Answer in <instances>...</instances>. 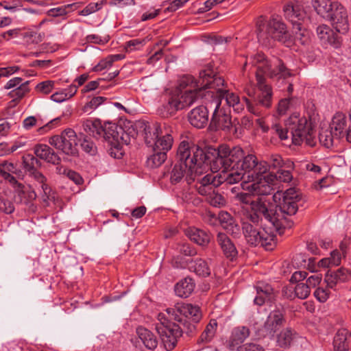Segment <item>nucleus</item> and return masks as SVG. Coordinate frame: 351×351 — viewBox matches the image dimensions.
<instances>
[{
    "mask_svg": "<svg viewBox=\"0 0 351 351\" xmlns=\"http://www.w3.org/2000/svg\"><path fill=\"white\" fill-rule=\"evenodd\" d=\"M285 314L286 311L283 306H276L275 309L271 311L268 315L258 335L262 337H274L276 332L285 323Z\"/></svg>",
    "mask_w": 351,
    "mask_h": 351,
    "instance_id": "4468645a",
    "label": "nucleus"
},
{
    "mask_svg": "<svg viewBox=\"0 0 351 351\" xmlns=\"http://www.w3.org/2000/svg\"><path fill=\"white\" fill-rule=\"evenodd\" d=\"M275 184V177L273 176L272 173L268 174H258L254 173L249 174L247 180H244L241 183V187L243 190L252 193L253 195H270L274 189Z\"/></svg>",
    "mask_w": 351,
    "mask_h": 351,
    "instance_id": "9d476101",
    "label": "nucleus"
},
{
    "mask_svg": "<svg viewBox=\"0 0 351 351\" xmlns=\"http://www.w3.org/2000/svg\"><path fill=\"white\" fill-rule=\"evenodd\" d=\"M195 287V283L194 280L192 278L186 277L176 284L174 291L177 296L186 298L191 295Z\"/></svg>",
    "mask_w": 351,
    "mask_h": 351,
    "instance_id": "473e14b6",
    "label": "nucleus"
},
{
    "mask_svg": "<svg viewBox=\"0 0 351 351\" xmlns=\"http://www.w3.org/2000/svg\"><path fill=\"white\" fill-rule=\"evenodd\" d=\"M351 272L348 269L340 267L336 270L329 269L325 276L324 280L328 288L334 289L337 284L349 280Z\"/></svg>",
    "mask_w": 351,
    "mask_h": 351,
    "instance_id": "5701e85b",
    "label": "nucleus"
},
{
    "mask_svg": "<svg viewBox=\"0 0 351 351\" xmlns=\"http://www.w3.org/2000/svg\"><path fill=\"white\" fill-rule=\"evenodd\" d=\"M78 141L82 149L90 156H95L97 153V147L90 135L83 133L79 134Z\"/></svg>",
    "mask_w": 351,
    "mask_h": 351,
    "instance_id": "a19ab883",
    "label": "nucleus"
},
{
    "mask_svg": "<svg viewBox=\"0 0 351 351\" xmlns=\"http://www.w3.org/2000/svg\"><path fill=\"white\" fill-rule=\"evenodd\" d=\"M167 153L153 149V154L150 155L146 161L148 167L154 169L160 167L167 160Z\"/></svg>",
    "mask_w": 351,
    "mask_h": 351,
    "instance_id": "c03bdc74",
    "label": "nucleus"
},
{
    "mask_svg": "<svg viewBox=\"0 0 351 351\" xmlns=\"http://www.w3.org/2000/svg\"><path fill=\"white\" fill-rule=\"evenodd\" d=\"M24 42L27 45H36L40 43L43 40L44 34L38 32L34 30H27L23 33L21 34Z\"/></svg>",
    "mask_w": 351,
    "mask_h": 351,
    "instance_id": "8fccbe9b",
    "label": "nucleus"
},
{
    "mask_svg": "<svg viewBox=\"0 0 351 351\" xmlns=\"http://www.w3.org/2000/svg\"><path fill=\"white\" fill-rule=\"evenodd\" d=\"M54 81H44L38 84L35 87V90L39 93L47 95L52 91L54 88Z\"/></svg>",
    "mask_w": 351,
    "mask_h": 351,
    "instance_id": "0e129e2a",
    "label": "nucleus"
},
{
    "mask_svg": "<svg viewBox=\"0 0 351 351\" xmlns=\"http://www.w3.org/2000/svg\"><path fill=\"white\" fill-rule=\"evenodd\" d=\"M284 15L293 25V28L302 25L306 19V13L303 7L300 4H287L283 8Z\"/></svg>",
    "mask_w": 351,
    "mask_h": 351,
    "instance_id": "a211bd4d",
    "label": "nucleus"
},
{
    "mask_svg": "<svg viewBox=\"0 0 351 351\" xmlns=\"http://www.w3.org/2000/svg\"><path fill=\"white\" fill-rule=\"evenodd\" d=\"M348 121L350 122L346 115L341 111H337L332 117L330 128L334 131L336 139L339 140L344 136V131L347 128Z\"/></svg>",
    "mask_w": 351,
    "mask_h": 351,
    "instance_id": "2f4dec72",
    "label": "nucleus"
},
{
    "mask_svg": "<svg viewBox=\"0 0 351 351\" xmlns=\"http://www.w3.org/2000/svg\"><path fill=\"white\" fill-rule=\"evenodd\" d=\"M25 144V143L21 141H15L11 146L7 144L0 143V152H1L2 154H12L19 148L23 147Z\"/></svg>",
    "mask_w": 351,
    "mask_h": 351,
    "instance_id": "69168bd1",
    "label": "nucleus"
},
{
    "mask_svg": "<svg viewBox=\"0 0 351 351\" xmlns=\"http://www.w3.org/2000/svg\"><path fill=\"white\" fill-rule=\"evenodd\" d=\"M29 83V81H26L21 84L19 86L16 87L9 93L10 96L12 98L16 99L17 100L23 97L29 90L28 88Z\"/></svg>",
    "mask_w": 351,
    "mask_h": 351,
    "instance_id": "13d9d810",
    "label": "nucleus"
},
{
    "mask_svg": "<svg viewBox=\"0 0 351 351\" xmlns=\"http://www.w3.org/2000/svg\"><path fill=\"white\" fill-rule=\"evenodd\" d=\"M78 138L79 135L77 136L73 129L67 128L60 135L50 137L49 143L66 155L77 156L78 155L77 148Z\"/></svg>",
    "mask_w": 351,
    "mask_h": 351,
    "instance_id": "9b49d317",
    "label": "nucleus"
},
{
    "mask_svg": "<svg viewBox=\"0 0 351 351\" xmlns=\"http://www.w3.org/2000/svg\"><path fill=\"white\" fill-rule=\"evenodd\" d=\"M221 217H223V219H221L222 223H226L223 225L224 228L231 234H237L239 231V227L237 224L234 223V220L230 215L228 213H226L221 215Z\"/></svg>",
    "mask_w": 351,
    "mask_h": 351,
    "instance_id": "6e6d98bb",
    "label": "nucleus"
},
{
    "mask_svg": "<svg viewBox=\"0 0 351 351\" xmlns=\"http://www.w3.org/2000/svg\"><path fill=\"white\" fill-rule=\"evenodd\" d=\"M207 202L214 207H221L226 204V200L223 195L214 190L207 197Z\"/></svg>",
    "mask_w": 351,
    "mask_h": 351,
    "instance_id": "4d7b16f0",
    "label": "nucleus"
},
{
    "mask_svg": "<svg viewBox=\"0 0 351 351\" xmlns=\"http://www.w3.org/2000/svg\"><path fill=\"white\" fill-rule=\"evenodd\" d=\"M236 351H265L264 348L256 343H246L236 347Z\"/></svg>",
    "mask_w": 351,
    "mask_h": 351,
    "instance_id": "774afa93",
    "label": "nucleus"
},
{
    "mask_svg": "<svg viewBox=\"0 0 351 351\" xmlns=\"http://www.w3.org/2000/svg\"><path fill=\"white\" fill-rule=\"evenodd\" d=\"M313 6L317 14L325 19L332 18V13L340 5L339 3L331 0H312Z\"/></svg>",
    "mask_w": 351,
    "mask_h": 351,
    "instance_id": "7c9ffc66",
    "label": "nucleus"
},
{
    "mask_svg": "<svg viewBox=\"0 0 351 351\" xmlns=\"http://www.w3.org/2000/svg\"><path fill=\"white\" fill-rule=\"evenodd\" d=\"M208 111H190L188 119L197 128H204L208 122Z\"/></svg>",
    "mask_w": 351,
    "mask_h": 351,
    "instance_id": "58836bf2",
    "label": "nucleus"
},
{
    "mask_svg": "<svg viewBox=\"0 0 351 351\" xmlns=\"http://www.w3.org/2000/svg\"><path fill=\"white\" fill-rule=\"evenodd\" d=\"M333 345L337 351L346 350L348 348V344L346 335L343 332H338L334 337Z\"/></svg>",
    "mask_w": 351,
    "mask_h": 351,
    "instance_id": "5fc2aeb1",
    "label": "nucleus"
},
{
    "mask_svg": "<svg viewBox=\"0 0 351 351\" xmlns=\"http://www.w3.org/2000/svg\"><path fill=\"white\" fill-rule=\"evenodd\" d=\"M155 330L159 335L167 351H172L177 346L178 339L182 336L183 330L180 324L173 322L165 313H160L157 317Z\"/></svg>",
    "mask_w": 351,
    "mask_h": 351,
    "instance_id": "1a4fd4ad",
    "label": "nucleus"
},
{
    "mask_svg": "<svg viewBox=\"0 0 351 351\" xmlns=\"http://www.w3.org/2000/svg\"><path fill=\"white\" fill-rule=\"evenodd\" d=\"M189 269L197 276L202 278L208 277L211 274L210 268L207 261L202 258L189 260Z\"/></svg>",
    "mask_w": 351,
    "mask_h": 351,
    "instance_id": "72a5a7b5",
    "label": "nucleus"
},
{
    "mask_svg": "<svg viewBox=\"0 0 351 351\" xmlns=\"http://www.w3.org/2000/svg\"><path fill=\"white\" fill-rule=\"evenodd\" d=\"M141 128H143L144 132L145 143L149 147L153 145V143L156 141L159 136V133H162L165 131V126L163 128L158 123L149 124L148 122H138Z\"/></svg>",
    "mask_w": 351,
    "mask_h": 351,
    "instance_id": "393cba45",
    "label": "nucleus"
},
{
    "mask_svg": "<svg viewBox=\"0 0 351 351\" xmlns=\"http://www.w3.org/2000/svg\"><path fill=\"white\" fill-rule=\"evenodd\" d=\"M335 138H336V136L334 134V131L332 130H325L319 132V143L326 148H330L333 146Z\"/></svg>",
    "mask_w": 351,
    "mask_h": 351,
    "instance_id": "3c124183",
    "label": "nucleus"
},
{
    "mask_svg": "<svg viewBox=\"0 0 351 351\" xmlns=\"http://www.w3.org/2000/svg\"><path fill=\"white\" fill-rule=\"evenodd\" d=\"M223 174H220L217 178L212 174H207L202 178H199L202 172L196 176L195 185H203V186H219L221 184L226 182L224 180L226 178V172H222Z\"/></svg>",
    "mask_w": 351,
    "mask_h": 351,
    "instance_id": "4c0bfd02",
    "label": "nucleus"
},
{
    "mask_svg": "<svg viewBox=\"0 0 351 351\" xmlns=\"http://www.w3.org/2000/svg\"><path fill=\"white\" fill-rule=\"evenodd\" d=\"M312 111H304L303 115L300 112L295 111L286 122V132H282L280 138L282 140L288 138L287 133H290L292 142L295 145H300L303 143L310 147L316 145L315 124L312 119Z\"/></svg>",
    "mask_w": 351,
    "mask_h": 351,
    "instance_id": "0eeeda50",
    "label": "nucleus"
},
{
    "mask_svg": "<svg viewBox=\"0 0 351 351\" xmlns=\"http://www.w3.org/2000/svg\"><path fill=\"white\" fill-rule=\"evenodd\" d=\"M23 163L29 174L38 171V169L42 166V162L38 158L29 154L23 157Z\"/></svg>",
    "mask_w": 351,
    "mask_h": 351,
    "instance_id": "de8ad7c7",
    "label": "nucleus"
},
{
    "mask_svg": "<svg viewBox=\"0 0 351 351\" xmlns=\"http://www.w3.org/2000/svg\"><path fill=\"white\" fill-rule=\"evenodd\" d=\"M76 9V3L66 4L60 7L51 8L47 11V14L49 16L58 17L64 16L71 10Z\"/></svg>",
    "mask_w": 351,
    "mask_h": 351,
    "instance_id": "603ef678",
    "label": "nucleus"
},
{
    "mask_svg": "<svg viewBox=\"0 0 351 351\" xmlns=\"http://www.w3.org/2000/svg\"><path fill=\"white\" fill-rule=\"evenodd\" d=\"M256 32L258 40L265 46H270L273 41L289 45L290 35L286 25L280 19L272 17L267 21L263 16H260L256 22Z\"/></svg>",
    "mask_w": 351,
    "mask_h": 351,
    "instance_id": "6e6552de",
    "label": "nucleus"
},
{
    "mask_svg": "<svg viewBox=\"0 0 351 351\" xmlns=\"http://www.w3.org/2000/svg\"><path fill=\"white\" fill-rule=\"evenodd\" d=\"M273 198L276 203L277 232L281 235L285 229L293 227L292 217L297 213L300 207L304 206L305 199L301 192L295 188H289L285 191H277Z\"/></svg>",
    "mask_w": 351,
    "mask_h": 351,
    "instance_id": "423d86ee",
    "label": "nucleus"
},
{
    "mask_svg": "<svg viewBox=\"0 0 351 351\" xmlns=\"http://www.w3.org/2000/svg\"><path fill=\"white\" fill-rule=\"evenodd\" d=\"M217 241L226 258L232 261L237 256L238 251L226 234L219 232L217 236Z\"/></svg>",
    "mask_w": 351,
    "mask_h": 351,
    "instance_id": "c756f323",
    "label": "nucleus"
},
{
    "mask_svg": "<svg viewBox=\"0 0 351 351\" xmlns=\"http://www.w3.org/2000/svg\"><path fill=\"white\" fill-rule=\"evenodd\" d=\"M262 223H253L247 218L242 223V230L248 244L256 246L258 245V237L261 236Z\"/></svg>",
    "mask_w": 351,
    "mask_h": 351,
    "instance_id": "412c9836",
    "label": "nucleus"
},
{
    "mask_svg": "<svg viewBox=\"0 0 351 351\" xmlns=\"http://www.w3.org/2000/svg\"><path fill=\"white\" fill-rule=\"evenodd\" d=\"M250 63L256 68V77L258 88L263 93V98L260 97L258 102L263 108H268L271 106L272 91L271 87L265 84V75L270 78L278 79L291 76V73L285 66L282 61L277 58L267 60L262 53L250 57Z\"/></svg>",
    "mask_w": 351,
    "mask_h": 351,
    "instance_id": "39448f33",
    "label": "nucleus"
},
{
    "mask_svg": "<svg viewBox=\"0 0 351 351\" xmlns=\"http://www.w3.org/2000/svg\"><path fill=\"white\" fill-rule=\"evenodd\" d=\"M296 332L291 328H286L282 330L277 337V343L280 348H287L289 347Z\"/></svg>",
    "mask_w": 351,
    "mask_h": 351,
    "instance_id": "37998d69",
    "label": "nucleus"
},
{
    "mask_svg": "<svg viewBox=\"0 0 351 351\" xmlns=\"http://www.w3.org/2000/svg\"><path fill=\"white\" fill-rule=\"evenodd\" d=\"M176 249L180 254L186 256H194L197 254L195 247L188 243H178Z\"/></svg>",
    "mask_w": 351,
    "mask_h": 351,
    "instance_id": "bf43d9fd",
    "label": "nucleus"
},
{
    "mask_svg": "<svg viewBox=\"0 0 351 351\" xmlns=\"http://www.w3.org/2000/svg\"><path fill=\"white\" fill-rule=\"evenodd\" d=\"M177 322L182 326L183 333L185 332L188 336H193L197 331L196 323H191L184 318H182V322Z\"/></svg>",
    "mask_w": 351,
    "mask_h": 351,
    "instance_id": "338daca9",
    "label": "nucleus"
},
{
    "mask_svg": "<svg viewBox=\"0 0 351 351\" xmlns=\"http://www.w3.org/2000/svg\"><path fill=\"white\" fill-rule=\"evenodd\" d=\"M291 169H283L282 168L277 170L276 173H273V176L275 177V182L279 180L283 182H289L293 179V176L291 173Z\"/></svg>",
    "mask_w": 351,
    "mask_h": 351,
    "instance_id": "e2e57ef3",
    "label": "nucleus"
},
{
    "mask_svg": "<svg viewBox=\"0 0 351 351\" xmlns=\"http://www.w3.org/2000/svg\"><path fill=\"white\" fill-rule=\"evenodd\" d=\"M106 3L107 0H101L96 3H90L79 12V14L82 16H88L100 10Z\"/></svg>",
    "mask_w": 351,
    "mask_h": 351,
    "instance_id": "864d4df0",
    "label": "nucleus"
},
{
    "mask_svg": "<svg viewBox=\"0 0 351 351\" xmlns=\"http://www.w3.org/2000/svg\"><path fill=\"white\" fill-rule=\"evenodd\" d=\"M217 327V321L215 319H211L199 337L197 341V344L205 345L210 343L215 336Z\"/></svg>",
    "mask_w": 351,
    "mask_h": 351,
    "instance_id": "e433bc0d",
    "label": "nucleus"
},
{
    "mask_svg": "<svg viewBox=\"0 0 351 351\" xmlns=\"http://www.w3.org/2000/svg\"><path fill=\"white\" fill-rule=\"evenodd\" d=\"M173 142V139L171 134L169 133V130L165 128V131L162 133H159V136L151 147L152 149L167 153V152L171 149Z\"/></svg>",
    "mask_w": 351,
    "mask_h": 351,
    "instance_id": "c9c22d12",
    "label": "nucleus"
},
{
    "mask_svg": "<svg viewBox=\"0 0 351 351\" xmlns=\"http://www.w3.org/2000/svg\"><path fill=\"white\" fill-rule=\"evenodd\" d=\"M251 213L247 218L253 223H262L264 219L270 223L277 231V223H276V210L269 208L265 201L262 198L258 197L250 208Z\"/></svg>",
    "mask_w": 351,
    "mask_h": 351,
    "instance_id": "2eb2a0df",
    "label": "nucleus"
},
{
    "mask_svg": "<svg viewBox=\"0 0 351 351\" xmlns=\"http://www.w3.org/2000/svg\"><path fill=\"white\" fill-rule=\"evenodd\" d=\"M316 32L321 44L324 47L330 46L335 49H338L341 46V38L329 26L326 25H319L317 27Z\"/></svg>",
    "mask_w": 351,
    "mask_h": 351,
    "instance_id": "dca6fc26",
    "label": "nucleus"
},
{
    "mask_svg": "<svg viewBox=\"0 0 351 351\" xmlns=\"http://www.w3.org/2000/svg\"><path fill=\"white\" fill-rule=\"evenodd\" d=\"M77 86L75 85H71L69 88H65L61 91L56 92L51 96V100L57 103H61L66 101L75 95L77 93Z\"/></svg>",
    "mask_w": 351,
    "mask_h": 351,
    "instance_id": "49530a36",
    "label": "nucleus"
},
{
    "mask_svg": "<svg viewBox=\"0 0 351 351\" xmlns=\"http://www.w3.org/2000/svg\"><path fill=\"white\" fill-rule=\"evenodd\" d=\"M212 158L210 148L205 151L188 138L182 140L177 149L176 162L170 172V182L176 184L185 176L187 183L192 184L197 175L206 169L211 170Z\"/></svg>",
    "mask_w": 351,
    "mask_h": 351,
    "instance_id": "f03ea898",
    "label": "nucleus"
},
{
    "mask_svg": "<svg viewBox=\"0 0 351 351\" xmlns=\"http://www.w3.org/2000/svg\"><path fill=\"white\" fill-rule=\"evenodd\" d=\"M250 335V330L247 326H241L234 328L228 341V349L235 350L236 347L243 343Z\"/></svg>",
    "mask_w": 351,
    "mask_h": 351,
    "instance_id": "c85d7f7f",
    "label": "nucleus"
},
{
    "mask_svg": "<svg viewBox=\"0 0 351 351\" xmlns=\"http://www.w3.org/2000/svg\"><path fill=\"white\" fill-rule=\"evenodd\" d=\"M34 153L39 159L47 162L58 165L60 164L61 158L49 146L45 144H37L34 147Z\"/></svg>",
    "mask_w": 351,
    "mask_h": 351,
    "instance_id": "a878e982",
    "label": "nucleus"
},
{
    "mask_svg": "<svg viewBox=\"0 0 351 351\" xmlns=\"http://www.w3.org/2000/svg\"><path fill=\"white\" fill-rule=\"evenodd\" d=\"M102 104H104L106 106V108L108 110H112L114 108H117L119 110H126L121 104L118 102H110L108 101L106 98L103 97H95L92 98L90 101L86 104L85 108L96 109Z\"/></svg>",
    "mask_w": 351,
    "mask_h": 351,
    "instance_id": "ea45409f",
    "label": "nucleus"
},
{
    "mask_svg": "<svg viewBox=\"0 0 351 351\" xmlns=\"http://www.w3.org/2000/svg\"><path fill=\"white\" fill-rule=\"evenodd\" d=\"M258 245L263 247L266 250H272L276 245V235L268 233L265 229L262 230V234L258 239Z\"/></svg>",
    "mask_w": 351,
    "mask_h": 351,
    "instance_id": "09e8293b",
    "label": "nucleus"
},
{
    "mask_svg": "<svg viewBox=\"0 0 351 351\" xmlns=\"http://www.w3.org/2000/svg\"><path fill=\"white\" fill-rule=\"evenodd\" d=\"M169 317L175 322H182V318L191 319L194 323H198L202 318L200 307L189 303H177L174 307L166 309Z\"/></svg>",
    "mask_w": 351,
    "mask_h": 351,
    "instance_id": "f8f14e48",
    "label": "nucleus"
},
{
    "mask_svg": "<svg viewBox=\"0 0 351 351\" xmlns=\"http://www.w3.org/2000/svg\"><path fill=\"white\" fill-rule=\"evenodd\" d=\"M267 165V171L269 169H280L284 167L288 169L293 168V162L291 160H283L282 158L279 154H272L268 159V161H265Z\"/></svg>",
    "mask_w": 351,
    "mask_h": 351,
    "instance_id": "79ce46f5",
    "label": "nucleus"
},
{
    "mask_svg": "<svg viewBox=\"0 0 351 351\" xmlns=\"http://www.w3.org/2000/svg\"><path fill=\"white\" fill-rule=\"evenodd\" d=\"M336 9L332 13V18H328L335 29L342 34L346 33L349 29L348 14L345 8L341 5H337Z\"/></svg>",
    "mask_w": 351,
    "mask_h": 351,
    "instance_id": "6ab92c4d",
    "label": "nucleus"
},
{
    "mask_svg": "<svg viewBox=\"0 0 351 351\" xmlns=\"http://www.w3.org/2000/svg\"><path fill=\"white\" fill-rule=\"evenodd\" d=\"M29 176L33 178V179L40 186V188L43 190V200L45 202L49 200H55L54 193L53 192L51 188L47 184V178L39 171L33 172L29 173Z\"/></svg>",
    "mask_w": 351,
    "mask_h": 351,
    "instance_id": "f704fd0d",
    "label": "nucleus"
},
{
    "mask_svg": "<svg viewBox=\"0 0 351 351\" xmlns=\"http://www.w3.org/2000/svg\"><path fill=\"white\" fill-rule=\"evenodd\" d=\"M10 186L14 189V198L17 204H30L37 197L36 192L31 186H26L18 180Z\"/></svg>",
    "mask_w": 351,
    "mask_h": 351,
    "instance_id": "f3484780",
    "label": "nucleus"
},
{
    "mask_svg": "<svg viewBox=\"0 0 351 351\" xmlns=\"http://www.w3.org/2000/svg\"><path fill=\"white\" fill-rule=\"evenodd\" d=\"M0 176L11 185L16 183L17 179H23V173L16 164L4 161L0 163Z\"/></svg>",
    "mask_w": 351,
    "mask_h": 351,
    "instance_id": "4be33fe9",
    "label": "nucleus"
},
{
    "mask_svg": "<svg viewBox=\"0 0 351 351\" xmlns=\"http://www.w3.org/2000/svg\"><path fill=\"white\" fill-rule=\"evenodd\" d=\"M186 236L197 245L206 247L210 241V234L204 230L193 227H189L185 230Z\"/></svg>",
    "mask_w": 351,
    "mask_h": 351,
    "instance_id": "bb28decb",
    "label": "nucleus"
},
{
    "mask_svg": "<svg viewBox=\"0 0 351 351\" xmlns=\"http://www.w3.org/2000/svg\"><path fill=\"white\" fill-rule=\"evenodd\" d=\"M70 115L68 114H63L62 116L56 117L50 121H49L45 126L40 127L39 128V131L45 130V132L51 130V128L58 126L61 123H65L66 122L69 116Z\"/></svg>",
    "mask_w": 351,
    "mask_h": 351,
    "instance_id": "052dcab7",
    "label": "nucleus"
},
{
    "mask_svg": "<svg viewBox=\"0 0 351 351\" xmlns=\"http://www.w3.org/2000/svg\"><path fill=\"white\" fill-rule=\"evenodd\" d=\"M293 29L295 43L302 45H306L310 43L311 34L302 25L295 27Z\"/></svg>",
    "mask_w": 351,
    "mask_h": 351,
    "instance_id": "a18cd8bd",
    "label": "nucleus"
},
{
    "mask_svg": "<svg viewBox=\"0 0 351 351\" xmlns=\"http://www.w3.org/2000/svg\"><path fill=\"white\" fill-rule=\"evenodd\" d=\"M232 126L230 111H213L210 123L212 130H230Z\"/></svg>",
    "mask_w": 351,
    "mask_h": 351,
    "instance_id": "b1692460",
    "label": "nucleus"
},
{
    "mask_svg": "<svg viewBox=\"0 0 351 351\" xmlns=\"http://www.w3.org/2000/svg\"><path fill=\"white\" fill-rule=\"evenodd\" d=\"M136 333L146 348L154 350L157 348L158 337L152 331L143 326H138L136 328Z\"/></svg>",
    "mask_w": 351,
    "mask_h": 351,
    "instance_id": "cd10ccee",
    "label": "nucleus"
},
{
    "mask_svg": "<svg viewBox=\"0 0 351 351\" xmlns=\"http://www.w3.org/2000/svg\"><path fill=\"white\" fill-rule=\"evenodd\" d=\"M294 292L296 297L300 299H306L308 298L311 293V289L308 287V285L306 283H298L295 288Z\"/></svg>",
    "mask_w": 351,
    "mask_h": 351,
    "instance_id": "680f3d73",
    "label": "nucleus"
},
{
    "mask_svg": "<svg viewBox=\"0 0 351 351\" xmlns=\"http://www.w3.org/2000/svg\"><path fill=\"white\" fill-rule=\"evenodd\" d=\"M213 155L211 162V171L226 172L224 179L227 184H233L241 180H247L249 174H265L267 171V165L265 160L258 161L254 154L244 155L241 147H235L232 149L226 145H221L216 149L210 148Z\"/></svg>",
    "mask_w": 351,
    "mask_h": 351,
    "instance_id": "f257e3e1",
    "label": "nucleus"
},
{
    "mask_svg": "<svg viewBox=\"0 0 351 351\" xmlns=\"http://www.w3.org/2000/svg\"><path fill=\"white\" fill-rule=\"evenodd\" d=\"M89 127L93 136H103L111 145L110 155L115 158L123 156L122 145H129L137 136V131L132 121L121 119L119 124L107 122L104 125L99 120L90 122Z\"/></svg>",
    "mask_w": 351,
    "mask_h": 351,
    "instance_id": "20e7f679",
    "label": "nucleus"
},
{
    "mask_svg": "<svg viewBox=\"0 0 351 351\" xmlns=\"http://www.w3.org/2000/svg\"><path fill=\"white\" fill-rule=\"evenodd\" d=\"M223 84L224 80L217 75L211 64H208L199 72L198 81H195L191 75H184L178 80L176 90L169 99V107L176 110L189 108L200 95L202 89H217L216 95H219V92L222 90L220 86Z\"/></svg>",
    "mask_w": 351,
    "mask_h": 351,
    "instance_id": "7ed1b4c3",
    "label": "nucleus"
},
{
    "mask_svg": "<svg viewBox=\"0 0 351 351\" xmlns=\"http://www.w3.org/2000/svg\"><path fill=\"white\" fill-rule=\"evenodd\" d=\"M205 98V110H224L226 107L231 108L234 107L236 104H239V99L237 95L227 90H220L219 95L214 96V93L211 91H208L204 95Z\"/></svg>",
    "mask_w": 351,
    "mask_h": 351,
    "instance_id": "ddd939ff",
    "label": "nucleus"
},
{
    "mask_svg": "<svg viewBox=\"0 0 351 351\" xmlns=\"http://www.w3.org/2000/svg\"><path fill=\"white\" fill-rule=\"evenodd\" d=\"M256 296L254 299V304L261 306L265 302H272L274 300L275 294L273 287L265 282H259L255 286Z\"/></svg>",
    "mask_w": 351,
    "mask_h": 351,
    "instance_id": "aec40b11",
    "label": "nucleus"
}]
</instances>
